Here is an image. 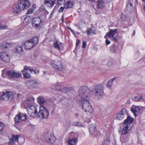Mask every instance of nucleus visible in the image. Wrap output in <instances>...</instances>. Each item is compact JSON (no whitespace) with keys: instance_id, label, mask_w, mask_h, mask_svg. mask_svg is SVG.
<instances>
[{"instance_id":"f257e3e1","label":"nucleus","mask_w":145,"mask_h":145,"mask_svg":"<svg viewBox=\"0 0 145 145\" xmlns=\"http://www.w3.org/2000/svg\"><path fill=\"white\" fill-rule=\"evenodd\" d=\"M133 118L130 116H128L127 118L125 120L123 124L121 126L120 129H119V132L121 135H128L127 133L130 130L129 129V127L133 121Z\"/></svg>"},{"instance_id":"f03ea898","label":"nucleus","mask_w":145,"mask_h":145,"mask_svg":"<svg viewBox=\"0 0 145 145\" xmlns=\"http://www.w3.org/2000/svg\"><path fill=\"white\" fill-rule=\"evenodd\" d=\"M90 91L86 86L81 87L78 90L79 96L84 99L88 100L90 95Z\"/></svg>"},{"instance_id":"7ed1b4c3","label":"nucleus","mask_w":145,"mask_h":145,"mask_svg":"<svg viewBox=\"0 0 145 145\" xmlns=\"http://www.w3.org/2000/svg\"><path fill=\"white\" fill-rule=\"evenodd\" d=\"M104 86L102 84H99L96 85L94 88L95 95L99 99L102 98L103 95Z\"/></svg>"},{"instance_id":"20e7f679","label":"nucleus","mask_w":145,"mask_h":145,"mask_svg":"<svg viewBox=\"0 0 145 145\" xmlns=\"http://www.w3.org/2000/svg\"><path fill=\"white\" fill-rule=\"evenodd\" d=\"M88 100L86 99H83L82 102V108L85 112L92 113L93 112V109L90 103Z\"/></svg>"},{"instance_id":"39448f33","label":"nucleus","mask_w":145,"mask_h":145,"mask_svg":"<svg viewBox=\"0 0 145 145\" xmlns=\"http://www.w3.org/2000/svg\"><path fill=\"white\" fill-rule=\"evenodd\" d=\"M27 116L26 114L19 112L14 118L15 123L18 125L22 121L27 120Z\"/></svg>"},{"instance_id":"423d86ee","label":"nucleus","mask_w":145,"mask_h":145,"mask_svg":"<svg viewBox=\"0 0 145 145\" xmlns=\"http://www.w3.org/2000/svg\"><path fill=\"white\" fill-rule=\"evenodd\" d=\"M50 63L53 67L59 71H63L64 69L62 63L60 61L56 60L52 61Z\"/></svg>"},{"instance_id":"0eeeda50","label":"nucleus","mask_w":145,"mask_h":145,"mask_svg":"<svg viewBox=\"0 0 145 145\" xmlns=\"http://www.w3.org/2000/svg\"><path fill=\"white\" fill-rule=\"evenodd\" d=\"M49 115L48 111L43 105L40 106L39 111V116L40 118H47Z\"/></svg>"},{"instance_id":"6e6552de","label":"nucleus","mask_w":145,"mask_h":145,"mask_svg":"<svg viewBox=\"0 0 145 145\" xmlns=\"http://www.w3.org/2000/svg\"><path fill=\"white\" fill-rule=\"evenodd\" d=\"M6 74L7 76L11 79L15 78H20L22 77L21 73L12 70H8L6 72Z\"/></svg>"},{"instance_id":"1a4fd4ad","label":"nucleus","mask_w":145,"mask_h":145,"mask_svg":"<svg viewBox=\"0 0 145 145\" xmlns=\"http://www.w3.org/2000/svg\"><path fill=\"white\" fill-rule=\"evenodd\" d=\"M40 82L37 80H30L27 81L25 83L26 86L29 88L32 87L33 88H37L40 86Z\"/></svg>"},{"instance_id":"9d476101","label":"nucleus","mask_w":145,"mask_h":145,"mask_svg":"<svg viewBox=\"0 0 145 145\" xmlns=\"http://www.w3.org/2000/svg\"><path fill=\"white\" fill-rule=\"evenodd\" d=\"M89 131L91 134L95 136L100 134V132L96 129V125L95 123L91 124L89 125Z\"/></svg>"},{"instance_id":"9b49d317","label":"nucleus","mask_w":145,"mask_h":145,"mask_svg":"<svg viewBox=\"0 0 145 145\" xmlns=\"http://www.w3.org/2000/svg\"><path fill=\"white\" fill-rule=\"evenodd\" d=\"M117 29H110L109 32L107 33L105 38H106V37H108L111 38L112 40L116 41L117 40L116 37H114V34L117 33Z\"/></svg>"},{"instance_id":"f8f14e48","label":"nucleus","mask_w":145,"mask_h":145,"mask_svg":"<svg viewBox=\"0 0 145 145\" xmlns=\"http://www.w3.org/2000/svg\"><path fill=\"white\" fill-rule=\"evenodd\" d=\"M6 91L5 92L4 91L3 92L2 95V99L6 101L11 100L13 97L12 93L10 91Z\"/></svg>"},{"instance_id":"ddd939ff","label":"nucleus","mask_w":145,"mask_h":145,"mask_svg":"<svg viewBox=\"0 0 145 145\" xmlns=\"http://www.w3.org/2000/svg\"><path fill=\"white\" fill-rule=\"evenodd\" d=\"M42 23V21L40 18H34L32 20V25L36 27V29H39L40 28V24Z\"/></svg>"},{"instance_id":"4468645a","label":"nucleus","mask_w":145,"mask_h":145,"mask_svg":"<svg viewBox=\"0 0 145 145\" xmlns=\"http://www.w3.org/2000/svg\"><path fill=\"white\" fill-rule=\"evenodd\" d=\"M18 1L22 10L28 8L31 5L29 1Z\"/></svg>"},{"instance_id":"2eb2a0df","label":"nucleus","mask_w":145,"mask_h":145,"mask_svg":"<svg viewBox=\"0 0 145 145\" xmlns=\"http://www.w3.org/2000/svg\"><path fill=\"white\" fill-rule=\"evenodd\" d=\"M127 112L126 108H123L121 110L118 112L116 115L117 119L119 120L123 119L126 116Z\"/></svg>"},{"instance_id":"dca6fc26","label":"nucleus","mask_w":145,"mask_h":145,"mask_svg":"<svg viewBox=\"0 0 145 145\" xmlns=\"http://www.w3.org/2000/svg\"><path fill=\"white\" fill-rule=\"evenodd\" d=\"M44 137L46 141L51 143H53L55 140L53 135L49 133H45L44 135Z\"/></svg>"},{"instance_id":"f3484780","label":"nucleus","mask_w":145,"mask_h":145,"mask_svg":"<svg viewBox=\"0 0 145 145\" xmlns=\"http://www.w3.org/2000/svg\"><path fill=\"white\" fill-rule=\"evenodd\" d=\"M35 99L33 97L28 98L27 100L26 103L27 106L31 110L35 108L34 106V101Z\"/></svg>"},{"instance_id":"a211bd4d","label":"nucleus","mask_w":145,"mask_h":145,"mask_svg":"<svg viewBox=\"0 0 145 145\" xmlns=\"http://www.w3.org/2000/svg\"><path fill=\"white\" fill-rule=\"evenodd\" d=\"M56 89L58 91L65 93L68 91L69 88H68L65 87L60 85L59 83H57L55 85Z\"/></svg>"},{"instance_id":"6ab92c4d","label":"nucleus","mask_w":145,"mask_h":145,"mask_svg":"<svg viewBox=\"0 0 145 145\" xmlns=\"http://www.w3.org/2000/svg\"><path fill=\"white\" fill-rule=\"evenodd\" d=\"M22 10L19 1L17 4L14 5L12 8V12L14 14H17L20 11Z\"/></svg>"},{"instance_id":"aec40b11","label":"nucleus","mask_w":145,"mask_h":145,"mask_svg":"<svg viewBox=\"0 0 145 145\" xmlns=\"http://www.w3.org/2000/svg\"><path fill=\"white\" fill-rule=\"evenodd\" d=\"M0 58L4 62H9L10 61L8 54L5 52L0 53Z\"/></svg>"},{"instance_id":"412c9836","label":"nucleus","mask_w":145,"mask_h":145,"mask_svg":"<svg viewBox=\"0 0 145 145\" xmlns=\"http://www.w3.org/2000/svg\"><path fill=\"white\" fill-rule=\"evenodd\" d=\"M130 110L134 114L135 116L136 117L137 114L136 113H139L140 112V110L138 106H135L133 105L132 106Z\"/></svg>"},{"instance_id":"4be33fe9","label":"nucleus","mask_w":145,"mask_h":145,"mask_svg":"<svg viewBox=\"0 0 145 145\" xmlns=\"http://www.w3.org/2000/svg\"><path fill=\"white\" fill-rule=\"evenodd\" d=\"M129 135H121L120 139L121 143L123 144L127 142L129 140Z\"/></svg>"},{"instance_id":"5701e85b","label":"nucleus","mask_w":145,"mask_h":145,"mask_svg":"<svg viewBox=\"0 0 145 145\" xmlns=\"http://www.w3.org/2000/svg\"><path fill=\"white\" fill-rule=\"evenodd\" d=\"M24 46L25 48L26 49L31 50L33 47L34 46L32 43L29 40L25 42Z\"/></svg>"},{"instance_id":"b1692460","label":"nucleus","mask_w":145,"mask_h":145,"mask_svg":"<svg viewBox=\"0 0 145 145\" xmlns=\"http://www.w3.org/2000/svg\"><path fill=\"white\" fill-rule=\"evenodd\" d=\"M110 50L113 53H117L119 51L120 49L118 45L114 44L110 47Z\"/></svg>"},{"instance_id":"393cba45","label":"nucleus","mask_w":145,"mask_h":145,"mask_svg":"<svg viewBox=\"0 0 145 145\" xmlns=\"http://www.w3.org/2000/svg\"><path fill=\"white\" fill-rule=\"evenodd\" d=\"M33 44V45L34 46L37 45L39 43V38L37 36H35L33 38L29 39Z\"/></svg>"},{"instance_id":"a878e982","label":"nucleus","mask_w":145,"mask_h":145,"mask_svg":"<svg viewBox=\"0 0 145 145\" xmlns=\"http://www.w3.org/2000/svg\"><path fill=\"white\" fill-rule=\"evenodd\" d=\"M37 101L40 105L44 104L46 103L47 101L42 96H40L37 98Z\"/></svg>"},{"instance_id":"bb28decb","label":"nucleus","mask_w":145,"mask_h":145,"mask_svg":"<svg viewBox=\"0 0 145 145\" xmlns=\"http://www.w3.org/2000/svg\"><path fill=\"white\" fill-rule=\"evenodd\" d=\"M77 138L76 137H74L70 139L68 141L69 145H76L78 141Z\"/></svg>"},{"instance_id":"cd10ccee","label":"nucleus","mask_w":145,"mask_h":145,"mask_svg":"<svg viewBox=\"0 0 145 145\" xmlns=\"http://www.w3.org/2000/svg\"><path fill=\"white\" fill-rule=\"evenodd\" d=\"M55 1H45L44 3L50 7H52L55 4Z\"/></svg>"},{"instance_id":"c85d7f7f","label":"nucleus","mask_w":145,"mask_h":145,"mask_svg":"<svg viewBox=\"0 0 145 145\" xmlns=\"http://www.w3.org/2000/svg\"><path fill=\"white\" fill-rule=\"evenodd\" d=\"M97 5L98 8H101L105 6V3L104 1H98Z\"/></svg>"},{"instance_id":"c756f323","label":"nucleus","mask_w":145,"mask_h":145,"mask_svg":"<svg viewBox=\"0 0 145 145\" xmlns=\"http://www.w3.org/2000/svg\"><path fill=\"white\" fill-rule=\"evenodd\" d=\"M26 71L27 70L24 69L22 71L24 77L25 79L29 78H31V76L29 73L27 72Z\"/></svg>"},{"instance_id":"7c9ffc66","label":"nucleus","mask_w":145,"mask_h":145,"mask_svg":"<svg viewBox=\"0 0 145 145\" xmlns=\"http://www.w3.org/2000/svg\"><path fill=\"white\" fill-rule=\"evenodd\" d=\"M39 11L42 12L46 15L48 14V12L45 9V7L43 5L41 6L39 9Z\"/></svg>"},{"instance_id":"2f4dec72","label":"nucleus","mask_w":145,"mask_h":145,"mask_svg":"<svg viewBox=\"0 0 145 145\" xmlns=\"http://www.w3.org/2000/svg\"><path fill=\"white\" fill-rule=\"evenodd\" d=\"M115 79V78H112L109 79L107 82L106 86L108 88H110L112 87L113 81Z\"/></svg>"},{"instance_id":"473e14b6","label":"nucleus","mask_w":145,"mask_h":145,"mask_svg":"<svg viewBox=\"0 0 145 145\" xmlns=\"http://www.w3.org/2000/svg\"><path fill=\"white\" fill-rule=\"evenodd\" d=\"M30 66H24V69L27 70L29 71L30 72L32 73L36 74L37 72L35 70L30 68Z\"/></svg>"},{"instance_id":"72a5a7b5","label":"nucleus","mask_w":145,"mask_h":145,"mask_svg":"<svg viewBox=\"0 0 145 145\" xmlns=\"http://www.w3.org/2000/svg\"><path fill=\"white\" fill-rule=\"evenodd\" d=\"M73 5V3L70 1H68L65 5L64 7L66 8H70L72 7Z\"/></svg>"},{"instance_id":"f704fd0d","label":"nucleus","mask_w":145,"mask_h":145,"mask_svg":"<svg viewBox=\"0 0 145 145\" xmlns=\"http://www.w3.org/2000/svg\"><path fill=\"white\" fill-rule=\"evenodd\" d=\"M16 49L17 52L19 53H20L23 51L22 46L20 45H18L16 46Z\"/></svg>"},{"instance_id":"c9c22d12","label":"nucleus","mask_w":145,"mask_h":145,"mask_svg":"<svg viewBox=\"0 0 145 145\" xmlns=\"http://www.w3.org/2000/svg\"><path fill=\"white\" fill-rule=\"evenodd\" d=\"M94 30H95V28L94 27L90 29H88L87 30V35H89L91 33H94L93 31H94Z\"/></svg>"},{"instance_id":"e433bc0d","label":"nucleus","mask_w":145,"mask_h":145,"mask_svg":"<svg viewBox=\"0 0 145 145\" xmlns=\"http://www.w3.org/2000/svg\"><path fill=\"white\" fill-rule=\"evenodd\" d=\"M53 45L55 48L58 49V50L60 49L59 46L57 41L55 42L53 44Z\"/></svg>"},{"instance_id":"4c0bfd02","label":"nucleus","mask_w":145,"mask_h":145,"mask_svg":"<svg viewBox=\"0 0 145 145\" xmlns=\"http://www.w3.org/2000/svg\"><path fill=\"white\" fill-rule=\"evenodd\" d=\"M139 101H145V94H142L140 96V99Z\"/></svg>"},{"instance_id":"58836bf2","label":"nucleus","mask_w":145,"mask_h":145,"mask_svg":"<svg viewBox=\"0 0 145 145\" xmlns=\"http://www.w3.org/2000/svg\"><path fill=\"white\" fill-rule=\"evenodd\" d=\"M12 138L15 141H16L18 142V137L17 135H12Z\"/></svg>"},{"instance_id":"ea45409f","label":"nucleus","mask_w":145,"mask_h":145,"mask_svg":"<svg viewBox=\"0 0 145 145\" xmlns=\"http://www.w3.org/2000/svg\"><path fill=\"white\" fill-rule=\"evenodd\" d=\"M8 28V27L6 25H5L2 24L0 22V29H7Z\"/></svg>"},{"instance_id":"a19ab883","label":"nucleus","mask_w":145,"mask_h":145,"mask_svg":"<svg viewBox=\"0 0 145 145\" xmlns=\"http://www.w3.org/2000/svg\"><path fill=\"white\" fill-rule=\"evenodd\" d=\"M34 10L33 9L31 8L29 9L26 12L27 14H32L34 12Z\"/></svg>"},{"instance_id":"79ce46f5","label":"nucleus","mask_w":145,"mask_h":145,"mask_svg":"<svg viewBox=\"0 0 145 145\" xmlns=\"http://www.w3.org/2000/svg\"><path fill=\"white\" fill-rule=\"evenodd\" d=\"M76 135L74 133L71 132L69 135V137L70 139L74 137H76L75 136Z\"/></svg>"},{"instance_id":"37998d69","label":"nucleus","mask_w":145,"mask_h":145,"mask_svg":"<svg viewBox=\"0 0 145 145\" xmlns=\"http://www.w3.org/2000/svg\"><path fill=\"white\" fill-rule=\"evenodd\" d=\"M110 141L109 140L107 139L105 140L103 142V145H109Z\"/></svg>"},{"instance_id":"c03bdc74","label":"nucleus","mask_w":145,"mask_h":145,"mask_svg":"<svg viewBox=\"0 0 145 145\" xmlns=\"http://www.w3.org/2000/svg\"><path fill=\"white\" fill-rule=\"evenodd\" d=\"M91 118H89L87 117H86L84 118V120L85 121V122H86V123H89V122H90L91 121Z\"/></svg>"},{"instance_id":"a18cd8bd","label":"nucleus","mask_w":145,"mask_h":145,"mask_svg":"<svg viewBox=\"0 0 145 145\" xmlns=\"http://www.w3.org/2000/svg\"><path fill=\"white\" fill-rule=\"evenodd\" d=\"M140 99V96L139 97H138L137 96H135L134 97L133 99V100L135 101H139V99Z\"/></svg>"},{"instance_id":"49530a36","label":"nucleus","mask_w":145,"mask_h":145,"mask_svg":"<svg viewBox=\"0 0 145 145\" xmlns=\"http://www.w3.org/2000/svg\"><path fill=\"white\" fill-rule=\"evenodd\" d=\"M121 19L123 21H125L127 19L126 16L124 14H121Z\"/></svg>"},{"instance_id":"de8ad7c7","label":"nucleus","mask_w":145,"mask_h":145,"mask_svg":"<svg viewBox=\"0 0 145 145\" xmlns=\"http://www.w3.org/2000/svg\"><path fill=\"white\" fill-rule=\"evenodd\" d=\"M112 65V60L108 61L107 62V65L109 67H111Z\"/></svg>"},{"instance_id":"09e8293b","label":"nucleus","mask_w":145,"mask_h":145,"mask_svg":"<svg viewBox=\"0 0 145 145\" xmlns=\"http://www.w3.org/2000/svg\"><path fill=\"white\" fill-rule=\"evenodd\" d=\"M15 143V141L11 138L10 140V141L8 142V144L13 145L14 143Z\"/></svg>"},{"instance_id":"8fccbe9b","label":"nucleus","mask_w":145,"mask_h":145,"mask_svg":"<svg viewBox=\"0 0 145 145\" xmlns=\"http://www.w3.org/2000/svg\"><path fill=\"white\" fill-rule=\"evenodd\" d=\"M28 126L29 127V128H30L34 129L35 128V125L31 123L28 124Z\"/></svg>"},{"instance_id":"3c124183","label":"nucleus","mask_w":145,"mask_h":145,"mask_svg":"<svg viewBox=\"0 0 145 145\" xmlns=\"http://www.w3.org/2000/svg\"><path fill=\"white\" fill-rule=\"evenodd\" d=\"M12 44L8 43H6L5 45V47L6 48H10Z\"/></svg>"},{"instance_id":"603ef678","label":"nucleus","mask_w":145,"mask_h":145,"mask_svg":"<svg viewBox=\"0 0 145 145\" xmlns=\"http://www.w3.org/2000/svg\"><path fill=\"white\" fill-rule=\"evenodd\" d=\"M34 109H35L34 111V114L35 115V116H37V117H38L39 116V113H38V111L37 110H36V108Z\"/></svg>"},{"instance_id":"864d4df0","label":"nucleus","mask_w":145,"mask_h":145,"mask_svg":"<svg viewBox=\"0 0 145 145\" xmlns=\"http://www.w3.org/2000/svg\"><path fill=\"white\" fill-rule=\"evenodd\" d=\"M83 44L82 46V47L83 48H84L86 47V42L85 41H83L82 42Z\"/></svg>"},{"instance_id":"5fc2aeb1","label":"nucleus","mask_w":145,"mask_h":145,"mask_svg":"<svg viewBox=\"0 0 145 145\" xmlns=\"http://www.w3.org/2000/svg\"><path fill=\"white\" fill-rule=\"evenodd\" d=\"M75 125L80 127H82V125L80 122H76Z\"/></svg>"},{"instance_id":"6e6d98bb","label":"nucleus","mask_w":145,"mask_h":145,"mask_svg":"<svg viewBox=\"0 0 145 145\" xmlns=\"http://www.w3.org/2000/svg\"><path fill=\"white\" fill-rule=\"evenodd\" d=\"M65 100H67V99L65 97H62L59 99V101L61 102Z\"/></svg>"},{"instance_id":"4d7b16f0","label":"nucleus","mask_w":145,"mask_h":145,"mask_svg":"<svg viewBox=\"0 0 145 145\" xmlns=\"http://www.w3.org/2000/svg\"><path fill=\"white\" fill-rule=\"evenodd\" d=\"M80 42V40H77L76 41V48H77L78 47H79V46H78Z\"/></svg>"},{"instance_id":"13d9d810","label":"nucleus","mask_w":145,"mask_h":145,"mask_svg":"<svg viewBox=\"0 0 145 145\" xmlns=\"http://www.w3.org/2000/svg\"><path fill=\"white\" fill-rule=\"evenodd\" d=\"M129 6L131 8L133 7V5L132 3H129V4L127 5L126 6V8H127L129 7Z\"/></svg>"},{"instance_id":"bf43d9fd","label":"nucleus","mask_w":145,"mask_h":145,"mask_svg":"<svg viewBox=\"0 0 145 145\" xmlns=\"http://www.w3.org/2000/svg\"><path fill=\"white\" fill-rule=\"evenodd\" d=\"M65 8V7H64V6L63 7H61L59 10V12H61L63 11Z\"/></svg>"},{"instance_id":"052dcab7","label":"nucleus","mask_w":145,"mask_h":145,"mask_svg":"<svg viewBox=\"0 0 145 145\" xmlns=\"http://www.w3.org/2000/svg\"><path fill=\"white\" fill-rule=\"evenodd\" d=\"M110 43V42L107 39H106V45H108Z\"/></svg>"},{"instance_id":"680f3d73","label":"nucleus","mask_w":145,"mask_h":145,"mask_svg":"<svg viewBox=\"0 0 145 145\" xmlns=\"http://www.w3.org/2000/svg\"><path fill=\"white\" fill-rule=\"evenodd\" d=\"M5 127V126L3 125L1 129L0 130V134H2V132L4 130V129Z\"/></svg>"},{"instance_id":"e2e57ef3","label":"nucleus","mask_w":145,"mask_h":145,"mask_svg":"<svg viewBox=\"0 0 145 145\" xmlns=\"http://www.w3.org/2000/svg\"><path fill=\"white\" fill-rule=\"evenodd\" d=\"M36 8V5L35 4H33L32 6V8H31L33 9L34 10Z\"/></svg>"},{"instance_id":"0e129e2a","label":"nucleus","mask_w":145,"mask_h":145,"mask_svg":"<svg viewBox=\"0 0 145 145\" xmlns=\"http://www.w3.org/2000/svg\"><path fill=\"white\" fill-rule=\"evenodd\" d=\"M2 76L3 77H5V76H4V74H3V73L5 72V70H3L2 71Z\"/></svg>"},{"instance_id":"69168bd1","label":"nucleus","mask_w":145,"mask_h":145,"mask_svg":"<svg viewBox=\"0 0 145 145\" xmlns=\"http://www.w3.org/2000/svg\"><path fill=\"white\" fill-rule=\"evenodd\" d=\"M21 94L20 93H18L17 94V96L18 98H20L21 97Z\"/></svg>"},{"instance_id":"338daca9","label":"nucleus","mask_w":145,"mask_h":145,"mask_svg":"<svg viewBox=\"0 0 145 145\" xmlns=\"http://www.w3.org/2000/svg\"><path fill=\"white\" fill-rule=\"evenodd\" d=\"M54 13V12L53 11H52L51 12V13H50V18H51V17H52L53 16Z\"/></svg>"},{"instance_id":"774afa93","label":"nucleus","mask_w":145,"mask_h":145,"mask_svg":"<svg viewBox=\"0 0 145 145\" xmlns=\"http://www.w3.org/2000/svg\"><path fill=\"white\" fill-rule=\"evenodd\" d=\"M64 17L63 15H62V17H61V19H62L61 20H62V22H64V21H64V17Z\"/></svg>"}]
</instances>
